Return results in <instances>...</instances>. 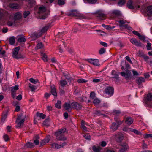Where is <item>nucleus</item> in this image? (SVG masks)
Returning a JSON list of instances; mask_svg holds the SVG:
<instances>
[{
	"label": "nucleus",
	"mask_w": 152,
	"mask_h": 152,
	"mask_svg": "<svg viewBox=\"0 0 152 152\" xmlns=\"http://www.w3.org/2000/svg\"><path fill=\"white\" fill-rule=\"evenodd\" d=\"M114 89L113 87H107L105 90L104 92L107 94L112 96L114 93Z\"/></svg>",
	"instance_id": "6"
},
{
	"label": "nucleus",
	"mask_w": 152,
	"mask_h": 152,
	"mask_svg": "<svg viewBox=\"0 0 152 152\" xmlns=\"http://www.w3.org/2000/svg\"><path fill=\"white\" fill-rule=\"evenodd\" d=\"M147 101H146V103L150 107H152V102H149L152 101V93H149L147 95Z\"/></svg>",
	"instance_id": "9"
},
{
	"label": "nucleus",
	"mask_w": 152,
	"mask_h": 152,
	"mask_svg": "<svg viewBox=\"0 0 152 152\" xmlns=\"http://www.w3.org/2000/svg\"><path fill=\"white\" fill-rule=\"evenodd\" d=\"M145 80L142 77H140L136 80V83L138 85L141 84L142 82H145Z\"/></svg>",
	"instance_id": "21"
},
{
	"label": "nucleus",
	"mask_w": 152,
	"mask_h": 152,
	"mask_svg": "<svg viewBox=\"0 0 152 152\" xmlns=\"http://www.w3.org/2000/svg\"><path fill=\"white\" fill-rule=\"evenodd\" d=\"M133 120L132 117H128L126 118L125 123L129 125L133 123Z\"/></svg>",
	"instance_id": "19"
},
{
	"label": "nucleus",
	"mask_w": 152,
	"mask_h": 152,
	"mask_svg": "<svg viewBox=\"0 0 152 152\" xmlns=\"http://www.w3.org/2000/svg\"><path fill=\"white\" fill-rule=\"evenodd\" d=\"M145 55L143 52L140 51H138V56L143 57Z\"/></svg>",
	"instance_id": "59"
},
{
	"label": "nucleus",
	"mask_w": 152,
	"mask_h": 152,
	"mask_svg": "<svg viewBox=\"0 0 152 152\" xmlns=\"http://www.w3.org/2000/svg\"><path fill=\"white\" fill-rule=\"evenodd\" d=\"M120 125L116 124L115 123H113L110 127V129L113 132L115 131L119 126Z\"/></svg>",
	"instance_id": "16"
},
{
	"label": "nucleus",
	"mask_w": 152,
	"mask_h": 152,
	"mask_svg": "<svg viewBox=\"0 0 152 152\" xmlns=\"http://www.w3.org/2000/svg\"><path fill=\"white\" fill-rule=\"evenodd\" d=\"M29 87L31 89V91H34V90L37 89L36 86H34L30 83L29 84Z\"/></svg>",
	"instance_id": "41"
},
{
	"label": "nucleus",
	"mask_w": 152,
	"mask_h": 152,
	"mask_svg": "<svg viewBox=\"0 0 152 152\" xmlns=\"http://www.w3.org/2000/svg\"><path fill=\"white\" fill-rule=\"evenodd\" d=\"M65 34L64 32H58V34L56 35V38H58V39L61 40V36Z\"/></svg>",
	"instance_id": "36"
},
{
	"label": "nucleus",
	"mask_w": 152,
	"mask_h": 152,
	"mask_svg": "<svg viewBox=\"0 0 152 152\" xmlns=\"http://www.w3.org/2000/svg\"><path fill=\"white\" fill-rule=\"evenodd\" d=\"M50 26V24H48L43 27L41 30L39 32V33L41 34V35L47 31Z\"/></svg>",
	"instance_id": "20"
},
{
	"label": "nucleus",
	"mask_w": 152,
	"mask_h": 152,
	"mask_svg": "<svg viewBox=\"0 0 152 152\" xmlns=\"http://www.w3.org/2000/svg\"><path fill=\"white\" fill-rule=\"evenodd\" d=\"M123 136L122 134H118L115 135V139L118 142H121L123 139Z\"/></svg>",
	"instance_id": "17"
},
{
	"label": "nucleus",
	"mask_w": 152,
	"mask_h": 152,
	"mask_svg": "<svg viewBox=\"0 0 152 152\" xmlns=\"http://www.w3.org/2000/svg\"><path fill=\"white\" fill-rule=\"evenodd\" d=\"M29 81L33 83L36 84L38 82L37 79H34L33 78H31L29 79Z\"/></svg>",
	"instance_id": "43"
},
{
	"label": "nucleus",
	"mask_w": 152,
	"mask_h": 152,
	"mask_svg": "<svg viewBox=\"0 0 152 152\" xmlns=\"http://www.w3.org/2000/svg\"><path fill=\"white\" fill-rule=\"evenodd\" d=\"M112 14L113 15L116 16H119L120 15V12L118 10H114L112 12Z\"/></svg>",
	"instance_id": "42"
},
{
	"label": "nucleus",
	"mask_w": 152,
	"mask_h": 152,
	"mask_svg": "<svg viewBox=\"0 0 152 152\" xmlns=\"http://www.w3.org/2000/svg\"><path fill=\"white\" fill-rule=\"evenodd\" d=\"M130 42L132 44L136 45L138 47L142 46V43L139 41L138 42L135 38H132L130 40Z\"/></svg>",
	"instance_id": "11"
},
{
	"label": "nucleus",
	"mask_w": 152,
	"mask_h": 152,
	"mask_svg": "<svg viewBox=\"0 0 152 152\" xmlns=\"http://www.w3.org/2000/svg\"><path fill=\"white\" fill-rule=\"evenodd\" d=\"M66 0H58V4L60 6L63 5L65 4Z\"/></svg>",
	"instance_id": "46"
},
{
	"label": "nucleus",
	"mask_w": 152,
	"mask_h": 152,
	"mask_svg": "<svg viewBox=\"0 0 152 152\" xmlns=\"http://www.w3.org/2000/svg\"><path fill=\"white\" fill-rule=\"evenodd\" d=\"M87 61L94 65L98 66L99 65V60L97 59H88L87 60Z\"/></svg>",
	"instance_id": "12"
},
{
	"label": "nucleus",
	"mask_w": 152,
	"mask_h": 152,
	"mask_svg": "<svg viewBox=\"0 0 152 152\" xmlns=\"http://www.w3.org/2000/svg\"><path fill=\"white\" fill-rule=\"evenodd\" d=\"M92 150L94 152H100L101 148L100 146L96 147L94 145L92 147Z\"/></svg>",
	"instance_id": "28"
},
{
	"label": "nucleus",
	"mask_w": 152,
	"mask_h": 152,
	"mask_svg": "<svg viewBox=\"0 0 152 152\" xmlns=\"http://www.w3.org/2000/svg\"><path fill=\"white\" fill-rule=\"evenodd\" d=\"M51 92L52 95L55 96H56L57 95V94L56 89L55 87L52 86L51 87Z\"/></svg>",
	"instance_id": "32"
},
{
	"label": "nucleus",
	"mask_w": 152,
	"mask_h": 152,
	"mask_svg": "<svg viewBox=\"0 0 152 152\" xmlns=\"http://www.w3.org/2000/svg\"><path fill=\"white\" fill-rule=\"evenodd\" d=\"M87 1L89 3L93 4L96 3L97 0H87Z\"/></svg>",
	"instance_id": "61"
},
{
	"label": "nucleus",
	"mask_w": 152,
	"mask_h": 152,
	"mask_svg": "<svg viewBox=\"0 0 152 152\" xmlns=\"http://www.w3.org/2000/svg\"><path fill=\"white\" fill-rule=\"evenodd\" d=\"M55 107L56 108L60 109L61 108V102L60 101L58 100L56 103L55 104Z\"/></svg>",
	"instance_id": "34"
},
{
	"label": "nucleus",
	"mask_w": 152,
	"mask_h": 152,
	"mask_svg": "<svg viewBox=\"0 0 152 152\" xmlns=\"http://www.w3.org/2000/svg\"><path fill=\"white\" fill-rule=\"evenodd\" d=\"M42 58L45 62L47 61V56L45 53L43 54Z\"/></svg>",
	"instance_id": "58"
},
{
	"label": "nucleus",
	"mask_w": 152,
	"mask_h": 152,
	"mask_svg": "<svg viewBox=\"0 0 152 152\" xmlns=\"http://www.w3.org/2000/svg\"><path fill=\"white\" fill-rule=\"evenodd\" d=\"M37 117L39 116L40 118L42 119H44L46 117V115L45 114H44L42 113H40L39 112L37 113Z\"/></svg>",
	"instance_id": "35"
},
{
	"label": "nucleus",
	"mask_w": 152,
	"mask_h": 152,
	"mask_svg": "<svg viewBox=\"0 0 152 152\" xmlns=\"http://www.w3.org/2000/svg\"><path fill=\"white\" fill-rule=\"evenodd\" d=\"M95 97V93L94 92H92L90 93V97L91 99H94Z\"/></svg>",
	"instance_id": "57"
},
{
	"label": "nucleus",
	"mask_w": 152,
	"mask_h": 152,
	"mask_svg": "<svg viewBox=\"0 0 152 152\" xmlns=\"http://www.w3.org/2000/svg\"><path fill=\"white\" fill-rule=\"evenodd\" d=\"M46 10L45 7L43 6H42L39 7L38 13V14H40L45 12Z\"/></svg>",
	"instance_id": "23"
},
{
	"label": "nucleus",
	"mask_w": 152,
	"mask_h": 152,
	"mask_svg": "<svg viewBox=\"0 0 152 152\" xmlns=\"http://www.w3.org/2000/svg\"><path fill=\"white\" fill-rule=\"evenodd\" d=\"M105 52V50L104 48H102L99 51V54H102L104 53Z\"/></svg>",
	"instance_id": "55"
},
{
	"label": "nucleus",
	"mask_w": 152,
	"mask_h": 152,
	"mask_svg": "<svg viewBox=\"0 0 152 152\" xmlns=\"http://www.w3.org/2000/svg\"><path fill=\"white\" fill-rule=\"evenodd\" d=\"M102 111H100L99 110H96L95 111V114L98 115L100 116L101 115H103L102 113Z\"/></svg>",
	"instance_id": "54"
},
{
	"label": "nucleus",
	"mask_w": 152,
	"mask_h": 152,
	"mask_svg": "<svg viewBox=\"0 0 152 152\" xmlns=\"http://www.w3.org/2000/svg\"><path fill=\"white\" fill-rule=\"evenodd\" d=\"M15 37L14 36L10 37L9 39L10 44L11 45H14L15 42Z\"/></svg>",
	"instance_id": "29"
},
{
	"label": "nucleus",
	"mask_w": 152,
	"mask_h": 152,
	"mask_svg": "<svg viewBox=\"0 0 152 152\" xmlns=\"http://www.w3.org/2000/svg\"><path fill=\"white\" fill-rule=\"evenodd\" d=\"M71 105L72 108L76 110H78L82 109V105L76 102H72L71 103Z\"/></svg>",
	"instance_id": "5"
},
{
	"label": "nucleus",
	"mask_w": 152,
	"mask_h": 152,
	"mask_svg": "<svg viewBox=\"0 0 152 152\" xmlns=\"http://www.w3.org/2000/svg\"><path fill=\"white\" fill-rule=\"evenodd\" d=\"M126 2V0H119L118 3V5L119 6H122L124 5Z\"/></svg>",
	"instance_id": "37"
},
{
	"label": "nucleus",
	"mask_w": 152,
	"mask_h": 152,
	"mask_svg": "<svg viewBox=\"0 0 152 152\" xmlns=\"http://www.w3.org/2000/svg\"><path fill=\"white\" fill-rule=\"evenodd\" d=\"M120 145L122 147V148L119 149V152H125L129 148L128 144L126 143H121Z\"/></svg>",
	"instance_id": "7"
},
{
	"label": "nucleus",
	"mask_w": 152,
	"mask_h": 152,
	"mask_svg": "<svg viewBox=\"0 0 152 152\" xmlns=\"http://www.w3.org/2000/svg\"><path fill=\"white\" fill-rule=\"evenodd\" d=\"M26 41V39L23 36H20L18 38V41L21 43Z\"/></svg>",
	"instance_id": "31"
},
{
	"label": "nucleus",
	"mask_w": 152,
	"mask_h": 152,
	"mask_svg": "<svg viewBox=\"0 0 152 152\" xmlns=\"http://www.w3.org/2000/svg\"><path fill=\"white\" fill-rule=\"evenodd\" d=\"M151 44L150 43H148L146 45V48L148 50H150L151 49Z\"/></svg>",
	"instance_id": "60"
},
{
	"label": "nucleus",
	"mask_w": 152,
	"mask_h": 152,
	"mask_svg": "<svg viewBox=\"0 0 152 152\" xmlns=\"http://www.w3.org/2000/svg\"><path fill=\"white\" fill-rule=\"evenodd\" d=\"M96 16L98 18L101 20H104L106 17V15L101 12H98L96 13Z\"/></svg>",
	"instance_id": "8"
},
{
	"label": "nucleus",
	"mask_w": 152,
	"mask_h": 152,
	"mask_svg": "<svg viewBox=\"0 0 152 152\" xmlns=\"http://www.w3.org/2000/svg\"><path fill=\"white\" fill-rule=\"evenodd\" d=\"M138 37L140 40H142L144 42H146V37L145 36H142L140 34V36H139Z\"/></svg>",
	"instance_id": "47"
},
{
	"label": "nucleus",
	"mask_w": 152,
	"mask_h": 152,
	"mask_svg": "<svg viewBox=\"0 0 152 152\" xmlns=\"http://www.w3.org/2000/svg\"><path fill=\"white\" fill-rule=\"evenodd\" d=\"M114 119L117 124H118V125H121L122 124V122L119 120L118 116L116 115L114 117Z\"/></svg>",
	"instance_id": "39"
},
{
	"label": "nucleus",
	"mask_w": 152,
	"mask_h": 152,
	"mask_svg": "<svg viewBox=\"0 0 152 152\" xmlns=\"http://www.w3.org/2000/svg\"><path fill=\"white\" fill-rule=\"evenodd\" d=\"M71 106L70 103H65L64 104L63 106L64 108L68 112H71L72 110Z\"/></svg>",
	"instance_id": "13"
},
{
	"label": "nucleus",
	"mask_w": 152,
	"mask_h": 152,
	"mask_svg": "<svg viewBox=\"0 0 152 152\" xmlns=\"http://www.w3.org/2000/svg\"><path fill=\"white\" fill-rule=\"evenodd\" d=\"M9 6L10 8L14 9H18L20 7L19 4L14 2L10 3Z\"/></svg>",
	"instance_id": "15"
},
{
	"label": "nucleus",
	"mask_w": 152,
	"mask_h": 152,
	"mask_svg": "<svg viewBox=\"0 0 152 152\" xmlns=\"http://www.w3.org/2000/svg\"><path fill=\"white\" fill-rule=\"evenodd\" d=\"M119 72H118L115 70L112 71L111 75L113 76V78L116 79V82L119 81L118 74Z\"/></svg>",
	"instance_id": "14"
},
{
	"label": "nucleus",
	"mask_w": 152,
	"mask_h": 152,
	"mask_svg": "<svg viewBox=\"0 0 152 152\" xmlns=\"http://www.w3.org/2000/svg\"><path fill=\"white\" fill-rule=\"evenodd\" d=\"M60 93L61 95L64 94L65 91L63 87L61 88L60 89Z\"/></svg>",
	"instance_id": "62"
},
{
	"label": "nucleus",
	"mask_w": 152,
	"mask_h": 152,
	"mask_svg": "<svg viewBox=\"0 0 152 152\" xmlns=\"http://www.w3.org/2000/svg\"><path fill=\"white\" fill-rule=\"evenodd\" d=\"M3 138H4V140L6 141H8L10 139V138L6 134L4 136Z\"/></svg>",
	"instance_id": "64"
},
{
	"label": "nucleus",
	"mask_w": 152,
	"mask_h": 152,
	"mask_svg": "<svg viewBox=\"0 0 152 152\" xmlns=\"http://www.w3.org/2000/svg\"><path fill=\"white\" fill-rule=\"evenodd\" d=\"M21 14L18 12H17L14 15V20L15 21H16V22H17V23H18V24L19 25L20 22L18 21V20H20L21 18Z\"/></svg>",
	"instance_id": "10"
},
{
	"label": "nucleus",
	"mask_w": 152,
	"mask_h": 152,
	"mask_svg": "<svg viewBox=\"0 0 152 152\" xmlns=\"http://www.w3.org/2000/svg\"><path fill=\"white\" fill-rule=\"evenodd\" d=\"M35 1L34 0H29L28 7L30 8L32 7L35 4Z\"/></svg>",
	"instance_id": "27"
},
{
	"label": "nucleus",
	"mask_w": 152,
	"mask_h": 152,
	"mask_svg": "<svg viewBox=\"0 0 152 152\" xmlns=\"http://www.w3.org/2000/svg\"><path fill=\"white\" fill-rule=\"evenodd\" d=\"M78 26H80V24H76L74 26V27L72 30V32H73L76 33L79 31V29L78 27Z\"/></svg>",
	"instance_id": "30"
},
{
	"label": "nucleus",
	"mask_w": 152,
	"mask_h": 152,
	"mask_svg": "<svg viewBox=\"0 0 152 152\" xmlns=\"http://www.w3.org/2000/svg\"><path fill=\"white\" fill-rule=\"evenodd\" d=\"M66 130V128H63L59 129L55 133L56 139L58 140L62 141L63 142H65L67 138L62 134L64 133Z\"/></svg>",
	"instance_id": "1"
},
{
	"label": "nucleus",
	"mask_w": 152,
	"mask_h": 152,
	"mask_svg": "<svg viewBox=\"0 0 152 152\" xmlns=\"http://www.w3.org/2000/svg\"><path fill=\"white\" fill-rule=\"evenodd\" d=\"M126 79H128L129 78L131 75V73L130 71L128 69L126 70Z\"/></svg>",
	"instance_id": "38"
},
{
	"label": "nucleus",
	"mask_w": 152,
	"mask_h": 152,
	"mask_svg": "<svg viewBox=\"0 0 152 152\" xmlns=\"http://www.w3.org/2000/svg\"><path fill=\"white\" fill-rule=\"evenodd\" d=\"M68 51L69 53L71 54H73L74 53V50L72 48H68Z\"/></svg>",
	"instance_id": "56"
},
{
	"label": "nucleus",
	"mask_w": 152,
	"mask_h": 152,
	"mask_svg": "<svg viewBox=\"0 0 152 152\" xmlns=\"http://www.w3.org/2000/svg\"><path fill=\"white\" fill-rule=\"evenodd\" d=\"M26 146L27 148H31L33 146V144L31 142H28L26 143Z\"/></svg>",
	"instance_id": "51"
},
{
	"label": "nucleus",
	"mask_w": 152,
	"mask_h": 152,
	"mask_svg": "<svg viewBox=\"0 0 152 152\" xmlns=\"http://www.w3.org/2000/svg\"><path fill=\"white\" fill-rule=\"evenodd\" d=\"M146 10L148 12V15L151 16L152 15V5H150L148 6Z\"/></svg>",
	"instance_id": "24"
},
{
	"label": "nucleus",
	"mask_w": 152,
	"mask_h": 152,
	"mask_svg": "<svg viewBox=\"0 0 152 152\" xmlns=\"http://www.w3.org/2000/svg\"><path fill=\"white\" fill-rule=\"evenodd\" d=\"M25 120L24 118L21 119L19 121L16 122L17 123V125L16 127L17 128H20L21 127V125L23 124Z\"/></svg>",
	"instance_id": "26"
},
{
	"label": "nucleus",
	"mask_w": 152,
	"mask_h": 152,
	"mask_svg": "<svg viewBox=\"0 0 152 152\" xmlns=\"http://www.w3.org/2000/svg\"><path fill=\"white\" fill-rule=\"evenodd\" d=\"M20 49L19 47H17L14 49L12 56L14 58L18 59L20 58L23 59L25 58L24 56L18 53Z\"/></svg>",
	"instance_id": "2"
},
{
	"label": "nucleus",
	"mask_w": 152,
	"mask_h": 152,
	"mask_svg": "<svg viewBox=\"0 0 152 152\" xmlns=\"http://www.w3.org/2000/svg\"><path fill=\"white\" fill-rule=\"evenodd\" d=\"M119 23V26L120 27H122V26L125 23V22L123 20H120L118 21Z\"/></svg>",
	"instance_id": "63"
},
{
	"label": "nucleus",
	"mask_w": 152,
	"mask_h": 152,
	"mask_svg": "<svg viewBox=\"0 0 152 152\" xmlns=\"http://www.w3.org/2000/svg\"><path fill=\"white\" fill-rule=\"evenodd\" d=\"M69 15H72L73 16H79L83 19H86V16L83 15V14H79L78 13L76 10H71L69 14Z\"/></svg>",
	"instance_id": "3"
},
{
	"label": "nucleus",
	"mask_w": 152,
	"mask_h": 152,
	"mask_svg": "<svg viewBox=\"0 0 152 152\" xmlns=\"http://www.w3.org/2000/svg\"><path fill=\"white\" fill-rule=\"evenodd\" d=\"M100 102V101L97 98L94 99L93 101V103L94 104H98Z\"/></svg>",
	"instance_id": "52"
},
{
	"label": "nucleus",
	"mask_w": 152,
	"mask_h": 152,
	"mask_svg": "<svg viewBox=\"0 0 152 152\" xmlns=\"http://www.w3.org/2000/svg\"><path fill=\"white\" fill-rule=\"evenodd\" d=\"M41 36V34L39 33V32H34L32 34L31 36L33 37L38 38L39 37Z\"/></svg>",
	"instance_id": "33"
},
{
	"label": "nucleus",
	"mask_w": 152,
	"mask_h": 152,
	"mask_svg": "<svg viewBox=\"0 0 152 152\" xmlns=\"http://www.w3.org/2000/svg\"><path fill=\"white\" fill-rule=\"evenodd\" d=\"M50 121V118L48 117L44 121L43 124L44 125L48 127L50 126L49 122Z\"/></svg>",
	"instance_id": "25"
},
{
	"label": "nucleus",
	"mask_w": 152,
	"mask_h": 152,
	"mask_svg": "<svg viewBox=\"0 0 152 152\" xmlns=\"http://www.w3.org/2000/svg\"><path fill=\"white\" fill-rule=\"evenodd\" d=\"M131 131L132 132L135 133L137 135H140V132L139 131H138V130L136 129H132L131 130Z\"/></svg>",
	"instance_id": "53"
},
{
	"label": "nucleus",
	"mask_w": 152,
	"mask_h": 152,
	"mask_svg": "<svg viewBox=\"0 0 152 152\" xmlns=\"http://www.w3.org/2000/svg\"><path fill=\"white\" fill-rule=\"evenodd\" d=\"M22 114H20L18 115V117L17 118V119L16 121V122H17L19 120H20L21 119H22Z\"/></svg>",
	"instance_id": "50"
},
{
	"label": "nucleus",
	"mask_w": 152,
	"mask_h": 152,
	"mask_svg": "<svg viewBox=\"0 0 152 152\" xmlns=\"http://www.w3.org/2000/svg\"><path fill=\"white\" fill-rule=\"evenodd\" d=\"M87 81H88L87 80H85V79H84L83 78H80V79H78L77 80V82L78 83H85L87 82Z\"/></svg>",
	"instance_id": "45"
},
{
	"label": "nucleus",
	"mask_w": 152,
	"mask_h": 152,
	"mask_svg": "<svg viewBox=\"0 0 152 152\" xmlns=\"http://www.w3.org/2000/svg\"><path fill=\"white\" fill-rule=\"evenodd\" d=\"M7 24L9 26H16L19 25L18 23H17V22H16V21H15L14 20L13 21H8L7 22Z\"/></svg>",
	"instance_id": "18"
},
{
	"label": "nucleus",
	"mask_w": 152,
	"mask_h": 152,
	"mask_svg": "<svg viewBox=\"0 0 152 152\" xmlns=\"http://www.w3.org/2000/svg\"><path fill=\"white\" fill-rule=\"evenodd\" d=\"M60 83L61 86L63 87L67 84V82L66 80H60Z\"/></svg>",
	"instance_id": "40"
},
{
	"label": "nucleus",
	"mask_w": 152,
	"mask_h": 152,
	"mask_svg": "<svg viewBox=\"0 0 152 152\" xmlns=\"http://www.w3.org/2000/svg\"><path fill=\"white\" fill-rule=\"evenodd\" d=\"M19 89V86L18 85H16L14 86L11 87V90L12 91H15Z\"/></svg>",
	"instance_id": "49"
},
{
	"label": "nucleus",
	"mask_w": 152,
	"mask_h": 152,
	"mask_svg": "<svg viewBox=\"0 0 152 152\" xmlns=\"http://www.w3.org/2000/svg\"><path fill=\"white\" fill-rule=\"evenodd\" d=\"M127 6L130 9H133L134 7L133 5V1L132 0H129L127 3Z\"/></svg>",
	"instance_id": "22"
},
{
	"label": "nucleus",
	"mask_w": 152,
	"mask_h": 152,
	"mask_svg": "<svg viewBox=\"0 0 152 152\" xmlns=\"http://www.w3.org/2000/svg\"><path fill=\"white\" fill-rule=\"evenodd\" d=\"M43 47L42 44L41 42H40L37 44L36 48H37V49H39L42 48Z\"/></svg>",
	"instance_id": "48"
},
{
	"label": "nucleus",
	"mask_w": 152,
	"mask_h": 152,
	"mask_svg": "<svg viewBox=\"0 0 152 152\" xmlns=\"http://www.w3.org/2000/svg\"><path fill=\"white\" fill-rule=\"evenodd\" d=\"M66 144V142H61L60 144H58L56 142L52 144L51 146L54 148L58 149L63 147Z\"/></svg>",
	"instance_id": "4"
},
{
	"label": "nucleus",
	"mask_w": 152,
	"mask_h": 152,
	"mask_svg": "<svg viewBox=\"0 0 152 152\" xmlns=\"http://www.w3.org/2000/svg\"><path fill=\"white\" fill-rule=\"evenodd\" d=\"M30 14V12L29 11H25L23 12V17L26 18Z\"/></svg>",
	"instance_id": "44"
}]
</instances>
